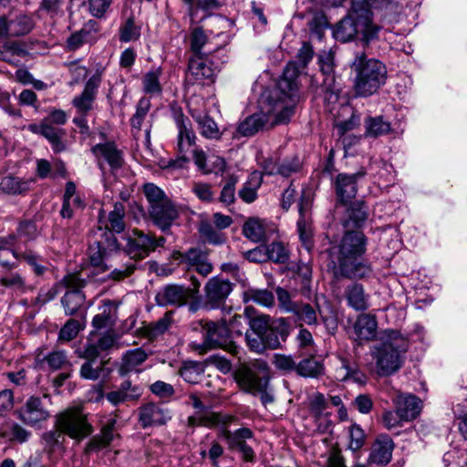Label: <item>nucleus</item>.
<instances>
[{
	"label": "nucleus",
	"instance_id": "obj_49",
	"mask_svg": "<svg viewBox=\"0 0 467 467\" xmlns=\"http://www.w3.org/2000/svg\"><path fill=\"white\" fill-rule=\"evenodd\" d=\"M322 365L315 358H305L296 364V371L303 377H317L322 372Z\"/></svg>",
	"mask_w": 467,
	"mask_h": 467
},
{
	"label": "nucleus",
	"instance_id": "obj_48",
	"mask_svg": "<svg viewBox=\"0 0 467 467\" xmlns=\"http://www.w3.org/2000/svg\"><path fill=\"white\" fill-rule=\"evenodd\" d=\"M143 193L149 202L148 208L171 200L161 188L153 183H146L143 187Z\"/></svg>",
	"mask_w": 467,
	"mask_h": 467
},
{
	"label": "nucleus",
	"instance_id": "obj_57",
	"mask_svg": "<svg viewBox=\"0 0 467 467\" xmlns=\"http://www.w3.org/2000/svg\"><path fill=\"white\" fill-rule=\"evenodd\" d=\"M234 419L233 416H225L223 417L216 413H211L210 415H205L203 417H189V424L192 426L196 425H212L216 424L218 422H223V424L229 423Z\"/></svg>",
	"mask_w": 467,
	"mask_h": 467
},
{
	"label": "nucleus",
	"instance_id": "obj_23",
	"mask_svg": "<svg viewBox=\"0 0 467 467\" xmlns=\"http://www.w3.org/2000/svg\"><path fill=\"white\" fill-rule=\"evenodd\" d=\"M394 402L398 413L404 421L416 419L422 409V401L412 394H399Z\"/></svg>",
	"mask_w": 467,
	"mask_h": 467
},
{
	"label": "nucleus",
	"instance_id": "obj_30",
	"mask_svg": "<svg viewBox=\"0 0 467 467\" xmlns=\"http://www.w3.org/2000/svg\"><path fill=\"white\" fill-rule=\"evenodd\" d=\"M353 328L358 340L371 341L377 336V318L371 314H361L357 317Z\"/></svg>",
	"mask_w": 467,
	"mask_h": 467
},
{
	"label": "nucleus",
	"instance_id": "obj_18",
	"mask_svg": "<svg viewBox=\"0 0 467 467\" xmlns=\"http://www.w3.org/2000/svg\"><path fill=\"white\" fill-rule=\"evenodd\" d=\"M148 211L153 223L163 232L169 230L178 217V211L171 200L148 208Z\"/></svg>",
	"mask_w": 467,
	"mask_h": 467
},
{
	"label": "nucleus",
	"instance_id": "obj_44",
	"mask_svg": "<svg viewBox=\"0 0 467 467\" xmlns=\"http://www.w3.org/2000/svg\"><path fill=\"white\" fill-rule=\"evenodd\" d=\"M297 321L303 322L308 326L317 324V314L315 306L308 303L298 302L295 311L292 313Z\"/></svg>",
	"mask_w": 467,
	"mask_h": 467
},
{
	"label": "nucleus",
	"instance_id": "obj_11",
	"mask_svg": "<svg viewBox=\"0 0 467 467\" xmlns=\"http://www.w3.org/2000/svg\"><path fill=\"white\" fill-rule=\"evenodd\" d=\"M68 288L61 299L65 313L67 316L75 315L85 302V295L80 288L84 285L77 275H67L63 279Z\"/></svg>",
	"mask_w": 467,
	"mask_h": 467
},
{
	"label": "nucleus",
	"instance_id": "obj_55",
	"mask_svg": "<svg viewBox=\"0 0 467 467\" xmlns=\"http://www.w3.org/2000/svg\"><path fill=\"white\" fill-rule=\"evenodd\" d=\"M275 295L277 297L278 306L281 311L292 314L295 311L298 302L293 300L291 294L280 286L276 287Z\"/></svg>",
	"mask_w": 467,
	"mask_h": 467
},
{
	"label": "nucleus",
	"instance_id": "obj_20",
	"mask_svg": "<svg viewBox=\"0 0 467 467\" xmlns=\"http://www.w3.org/2000/svg\"><path fill=\"white\" fill-rule=\"evenodd\" d=\"M101 83V76L97 73L86 82L82 93L72 100L73 106L82 114H87L93 106L98 88Z\"/></svg>",
	"mask_w": 467,
	"mask_h": 467
},
{
	"label": "nucleus",
	"instance_id": "obj_39",
	"mask_svg": "<svg viewBox=\"0 0 467 467\" xmlns=\"http://www.w3.org/2000/svg\"><path fill=\"white\" fill-rule=\"evenodd\" d=\"M162 72L160 67L148 71L142 78V88L146 94L159 95L162 91L160 78Z\"/></svg>",
	"mask_w": 467,
	"mask_h": 467
},
{
	"label": "nucleus",
	"instance_id": "obj_17",
	"mask_svg": "<svg viewBox=\"0 0 467 467\" xmlns=\"http://www.w3.org/2000/svg\"><path fill=\"white\" fill-rule=\"evenodd\" d=\"M191 290L184 285H167L156 294L155 300L159 306H182L191 296Z\"/></svg>",
	"mask_w": 467,
	"mask_h": 467
},
{
	"label": "nucleus",
	"instance_id": "obj_27",
	"mask_svg": "<svg viewBox=\"0 0 467 467\" xmlns=\"http://www.w3.org/2000/svg\"><path fill=\"white\" fill-rule=\"evenodd\" d=\"M344 296L348 306L355 311H365L370 306L369 294L365 291L363 285L359 283H352L346 286Z\"/></svg>",
	"mask_w": 467,
	"mask_h": 467
},
{
	"label": "nucleus",
	"instance_id": "obj_19",
	"mask_svg": "<svg viewBox=\"0 0 467 467\" xmlns=\"http://www.w3.org/2000/svg\"><path fill=\"white\" fill-rule=\"evenodd\" d=\"M363 175L364 172H357L351 175L340 173L336 177L334 186L339 202L342 204L350 202L358 191L357 180Z\"/></svg>",
	"mask_w": 467,
	"mask_h": 467
},
{
	"label": "nucleus",
	"instance_id": "obj_7",
	"mask_svg": "<svg viewBox=\"0 0 467 467\" xmlns=\"http://www.w3.org/2000/svg\"><path fill=\"white\" fill-rule=\"evenodd\" d=\"M200 326L203 340L202 343L192 342L190 347L192 350L199 354H204L212 349L223 348L240 358L239 355L242 349L229 339V328L225 319H222L220 322L202 320Z\"/></svg>",
	"mask_w": 467,
	"mask_h": 467
},
{
	"label": "nucleus",
	"instance_id": "obj_54",
	"mask_svg": "<svg viewBox=\"0 0 467 467\" xmlns=\"http://www.w3.org/2000/svg\"><path fill=\"white\" fill-rule=\"evenodd\" d=\"M202 370L196 362H185L180 368V376L188 383L196 384L200 381Z\"/></svg>",
	"mask_w": 467,
	"mask_h": 467
},
{
	"label": "nucleus",
	"instance_id": "obj_10",
	"mask_svg": "<svg viewBox=\"0 0 467 467\" xmlns=\"http://www.w3.org/2000/svg\"><path fill=\"white\" fill-rule=\"evenodd\" d=\"M125 251L133 259H142L158 248L163 247L166 242L164 237L156 238L151 234H144L138 229L132 230L127 238Z\"/></svg>",
	"mask_w": 467,
	"mask_h": 467
},
{
	"label": "nucleus",
	"instance_id": "obj_53",
	"mask_svg": "<svg viewBox=\"0 0 467 467\" xmlns=\"http://www.w3.org/2000/svg\"><path fill=\"white\" fill-rule=\"evenodd\" d=\"M267 259L284 264L288 261L289 254L285 246L281 242H273L266 246Z\"/></svg>",
	"mask_w": 467,
	"mask_h": 467
},
{
	"label": "nucleus",
	"instance_id": "obj_64",
	"mask_svg": "<svg viewBox=\"0 0 467 467\" xmlns=\"http://www.w3.org/2000/svg\"><path fill=\"white\" fill-rule=\"evenodd\" d=\"M327 406L326 398L322 393L316 392L310 397L309 409L316 418H319L324 414Z\"/></svg>",
	"mask_w": 467,
	"mask_h": 467
},
{
	"label": "nucleus",
	"instance_id": "obj_35",
	"mask_svg": "<svg viewBox=\"0 0 467 467\" xmlns=\"http://www.w3.org/2000/svg\"><path fill=\"white\" fill-rule=\"evenodd\" d=\"M117 423L116 419H109L101 430L99 437L92 438L87 445V451L99 450L108 446L114 439V429Z\"/></svg>",
	"mask_w": 467,
	"mask_h": 467
},
{
	"label": "nucleus",
	"instance_id": "obj_8",
	"mask_svg": "<svg viewBox=\"0 0 467 467\" xmlns=\"http://www.w3.org/2000/svg\"><path fill=\"white\" fill-rule=\"evenodd\" d=\"M381 27L375 25L369 16L361 12H354L353 5L348 16L340 20L334 31V37L341 42L352 40L356 36L360 35L361 39L368 44L378 37Z\"/></svg>",
	"mask_w": 467,
	"mask_h": 467
},
{
	"label": "nucleus",
	"instance_id": "obj_42",
	"mask_svg": "<svg viewBox=\"0 0 467 467\" xmlns=\"http://www.w3.org/2000/svg\"><path fill=\"white\" fill-rule=\"evenodd\" d=\"M365 127L366 134L371 137L386 135L391 130L390 123L385 121L381 116L367 118Z\"/></svg>",
	"mask_w": 467,
	"mask_h": 467
},
{
	"label": "nucleus",
	"instance_id": "obj_41",
	"mask_svg": "<svg viewBox=\"0 0 467 467\" xmlns=\"http://www.w3.org/2000/svg\"><path fill=\"white\" fill-rule=\"evenodd\" d=\"M253 433L248 428H242L234 432L225 430L223 431V437L227 441L230 449L232 450H242L243 445H246V440L251 439Z\"/></svg>",
	"mask_w": 467,
	"mask_h": 467
},
{
	"label": "nucleus",
	"instance_id": "obj_47",
	"mask_svg": "<svg viewBox=\"0 0 467 467\" xmlns=\"http://www.w3.org/2000/svg\"><path fill=\"white\" fill-rule=\"evenodd\" d=\"M151 107V103L149 98L142 97L136 107V112L130 119V125L133 129L137 130H140L142 127V123L148 115Z\"/></svg>",
	"mask_w": 467,
	"mask_h": 467
},
{
	"label": "nucleus",
	"instance_id": "obj_28",
	"mask_svg": "<svg viewBox=\"0 0 467 467\" xmlns=\"http://www.w3.org/2000/svg\"><path fill=\"white\" fill-rule=\"evenodd\" d=\"M141 396V389L137 385H132L130 380L123 381L119 387L106 395L108 401L118 406L130 401H135Z\"/></svg>",
	"mask_w": 467,
	"mask_h": 467
},
{
	"label": "nucleus",
	"instance_id": "obj_13",
	"mask_svg": "<svg viewBox=\"0 0 467 467\" xmlns=\"http://www.w3.org/2000/svg\"><path fill=\"white\" fill-rule=\"evenodd\" d=\"M46 398L47 396L28 398L18 411L19 420L30 427H36L46 421L50 417V413L43 402Z\"/></svg>",
	"mask_w": 467,
	"mask_h": 467
},
{
	"label": "nucleus",
	"instance_id": "obj_62",
	"mask_svg": "<svg viewBox=\"0 0 467 467\" xmlns=\"http://www.w3.org/2000/svg\"><path fill=\"white\" fill-rule=\"evenodd\" d=\"M192 191L202 202H211L214 200V192L212 185L209 183L201 182H194Z\"/></svg>",
	"mask_w": 467,
	"mask_h": 467
},
{
	"label": "nucleus",
	"instance_id": "obj_12",
	"mask_svg": "<svg viewBox=\"0 0 467 467\" xmlns=\"http://www.w3.org/2000/svg\"><path fill=\"white\" fill-rule=\"evenodd\" d=\"M319 66L322 76L324 77L321 85L325 92V101L328 104H334L337 101L339 96V84L337 83L333 75L334 64L331 53H325L319 56Z\"/></svg>",
	"mask_w": 467,
	"mask_h": 467
},
{
	"label": "nucleus",
	"instance_id": "obj_9",
	"mask_svg": "<svg viewBox=\"0 0 467 467\" xmlns=\"http://www.w3.org/2000/svg\"><path fill=\"white\" fill-rule=\"evenodd\" d=\"M56 428L74 440H83L91 434L93 429L81 407H72L56 417Z\"/></svg>",
	"mask_w": 467,
	"mask_h": 467
},
{
	"label": "nucleus",
	"instance_id": "obj_51",
	"mask_svg": "<svg viewBox=\"0 0 467 467\" xmlns=\"http://www.w3.org/2000/svg\"><path fill=\"white\" fill-rule=\"evenodd\" d=\"M188 5L189 15L192 20L194 19L199 9L203 11H210L217 9L220 6L219 0H182Z\"/></svg>",
	"mask_w": 467,
	"mask_h": 467
},
{
	"label": "nucleus",
	"instance_id": "obj_34",
	"mask_svg": "<svg viewBox=\"0 0 467 467\" xmlns=\"http://www.w3.org/2000/svg\"><path fill=\"white\" fill-rule=\"evenodd\" d=\"M354 12H361L371 18L372 10L396 11L397 5L392 0H352Z\"/></svg>",
	"mask_w": 467,
	"mask_h": 467
},
{
	"label": "nucleus",
	"instance_id": "obj_3",
	"mask_svg": "<svg viewBox=\"0 0 467 467\" xmlns=\"http://www.w3.org/2000/svg\"><path fill=\"white\" fill-rule=\"evenodd\" d=\"M289 333L290 327L285 318L257 316L249 320V329L245 332L246 346L250 351L263 354L267 349L280 348Z\"/></svg>",
	"mask_w": 467,
	"mask_h": 467
},
{
	"label": "nucleus",
	"instance_id": "obj_25",
	"mask_svg": "<svg viewBox=\"0 0 467 467\" xmlns=\"http://www.w3.org/2000/svg\"><path fill=\"white\" fill-rule=\"evenodd\" d=\"M92 152L98 159L100 168H102V161H105L111 169H118L122 165V152L114 142L99 143L92 148Z\"/></svg>",
	"mask_w": 467,
	"mask_h": 467
},
{
	"label": "nucleus",
	"instance_id": "obj_26",
	"mask_svg": "<svg viewBox=\"0 0 467 467\" xmlns=\"http://www.w3.org/2000/svg\"><path fill=\"white\" fill-rule=\"evenodd\" d=\"M31 436V432L12 420H5L0 423V442L25 443Z\"/></svg>",
	"mask_w": 467,
	"mask_h": 467
},
{
	"label": "nucleus",
	"instance_id": "obj_6",
	"mask_svg": "<svg viewBox=\"0 0 467 467\" xmlns=\"http://www.w3.org/2000/svg\"><path fill=\"white\" fill-rule=\"evenodd\" d=\"M234 378L244 391L253 395L259 394L264 405L274 401L273 395L267 390L270 368L265 360L255 358L243 363L235 371Z\"/></svg>",
	"mask_w": 467,
	"mask_h": 467
},
{
	"label": "nucleus",
	"instance_id": "obj_14",
	"mask_svg": "<svg viewBox=\"0 0 467 467\" xmlns=\"http://www.w3.org/2000/svg\"><path fill=\"white\" fill-rule=\"evenodd\" d=\"M175 124L178 130L177 150L183 161H188V153L193 150L197 137L192 128L190 119L183 114L175 115Z\"/></svg>",
	"mask_w": 467,
	"mask_h": 467
},
{
	"label": "nucleus",
	"instance_id": "obj_56",
	"mask_svg": "<svg viewBox=\"0 0 467 467\" xmlns=\"http://www.w3.org/2000/svg\"><path fill=\"white\" fill-rule=\"evenodd\" d=\"M104 370L102 362L97 363L95 360H87L80 368V376L83 379L97 380L100 378Z\"/></svg>",
	"mask_w": 467,
	"mask_h": 467
},
{
	"label": "nucleus",
	"instance_id": "obj_46",
	"mask_svg": "<svg viewBox=\"0 0 467 467\" xmlns=\"http://www.w3.org/2000/svg\"><path fill=\"white\" fill-rule=\"evenodd\" d=\"M208 44V36L203 29L200 26H195L190 33V46L193 56H202L204 47Z\"/></svg>",
	"mask_w": 467,
	"mask_h": 467
},
{
	"label": "nucleus",
	"instance_id": "obj_43",
	"mask_svg": "<svg viewBox=\"0 0 467 467\" xmlns=\"http://www.w3.org/2000/svg\"><path fill=\"white\" fill-rule=\"evenodd\" d=\"M199 233L208 243L213 244H221L225 241L224 234L207 219H203L200 222Z\"/></svg>",
	"mask_w": 467,
	"mask_h": 467
},
{
	"label": "nucleus",
	"instance_id": "obj_24",
	"mask_svg": "<svg viewBox=\"0 0 467 467\" xmlns=\"http://www.w3.org/2000/svg\"><path fill=\"white\" fill-rule=\"evenodd\" d=\"M171 416L160 405L147 403L139 409V421L142 428L166 423Z\"/></svg>",
	"mask_w": 467,
	"mask_h": 467
},
{
	"label": "nucleus",
	"instance_id": "obj_33",
	"mask_svg": "<svg viewBox=\"0 0 467 467\" xmlns=\"http://www.w3.org/2000/svg\"><path fill=\"white\" fill-rule=\"evenodd\" d=\"M270 231L266 223L258 218H249L243 227L244 236L255 243L266 241Z\"/></svg>",
	"mask_w": 467,
	"mask_h": 467
},
{
	"label": "nucleus",
	"instance_id": "obj_60",
	"mask_svg": "<svg viewBox=\"0 0 467 467\" xmlns=\"http://www.w3.org/2000/svg\"><path fill=\"white\" fill-rule=\"evenodd\" d=\"M349 444L348 448L357 451L365 444L366 435L360 426L353 424L349 427Z\"/></svg>",
	"mask_w": 467,
	"mask_h": 467
},
{
	"label": "nucleus",
	"instance_id": "obj_16",
	"mask_svg": "<svg viewBox=\"0 0 467 467\" xmlns=\"http://www.w3.org/2000/svg\"><path fill=\"white\" fill-rule=\"evenodd\" d=\"M233 290L232 284L223 278L213 277L205 285L204 306L208 309L220 307Z\"/></svg>",
	"mask_w": 467,
	"mask_h": 467
},
{
	"label": "nucleus",
	"instance_id": "obj_2",
	"mask_svg": "<svg viewBox=\"0 0 467 467\" xmlns=\"http://www.w3.org/2000/svg\"><path fill=\"white\" fill-rule=\"evenodd\" d=\"M367 238L360 231H347L338 244L330 248L334 275L337 277L363 279L370 275V265L362 259Z\"/></svg>",
	"mask_w": 467,
	"mask_h": 467
},
{
	"label": "nucleus",
	"instance_id": "obj_61",
	"mask_svg": "<svg viewBox=\"0 0 467 467\" xmlns=\"http://www.w3.org/2000/svg\"><path fill=\"white\" fill-rule=\"evenodd\" d=\"M140 35V28L134 24L133 18H129L119 30V39L122 42L135 40Z\"/></svg>",
	"mask_w": 467,
	"mask_h": 467
},
{
	"label": "nucleus",
	"instance_id": "obj_22",
	"mask_svg": "<svg viewBox=\"0 0 467 467\" xmlns=\"http://www.w3.org/2000/svg\"><path fill=\"white\" fill-rule=\"evenodd\" d=\"M26 130L34 134L41 135L46 138L51 144L55 152L64 150L65 145L62 141V138L65 136V131L63 129L41 121L39 124H29L26 126Z\"/></svg>",
	"mask_w": 467,
	"mask_h": 467
},
{
	"label": "nucleus",
	"instance_id": "obj_32",
	"mask_svg": "<svg viewBox=\"0 0 467 467\" xmlns=\"http://www.w3.org/2000/svg\"><path fill=\"white\" fill-rule=\"evenodd\" d=\"M188 74L195 81L212 80L214 70L206 57L202 56H193L188 66Z\"/></svg>",
	"mask_w": 467,
	"mask_h": 467
},
{
	"label": "nucleus",
	"instance_id": "obj_52",
	"mask_svg": "<svg viewBox=\"0 0 467 467\" xmlns=\"http://www.w3.org/2000/svg\"><path fill=\"white\" fill-rule=\"evenodd\" d=\"M75 197H81L80 194L76 192V185L73 182L66 183L65 192L63 195V203L60 214L63 218H72L71 200Z\"/></svg>",
	"mask_w": 467,
	"mask_h": 467
},
{
	"label": "nucleus",
	"instance_id": "obj_63",
	"mask_svg": "<svg viewBox=\"0 0 467 467\" xmlns=\"http://www.w3.org/2000/svg\"><path fill=\"white\" fill-rule=\"evenodd\" d=\"M88 251L91 264L95 266H101L108 255L107 248L104 244L101 242H95L89 246Z\"/></svg>",
	"mask_w": 467,
	"mask_h": 467
},
{
	"label": "nucleus",
	"instance_id": "obj_37",
	"mask_svg": "<svg viewBox=\"0 0 467 467\" xmlns=\"http://www.w3.org/2000/svg\"><path fill=\"white\" fill-rule=\"evenodd\" d=\"M147 354L141 348H135L127 351L122 358V362L119 368L121 374H127L130 371L136 370L137 367L141 365L147 359Z\"/></svg>",
	"mask_w": 467,
	"mask_h": 467
},
{
	"label": "nucleus",
	"instance_id": "obj_45",
	"mask_svg": "<svg viewBox=\"0 0 467 467\" xmlns=\"http://www.w3.org/2000/svg\"><path fill=\"white\" fill-rule=\"evenodd\" d=\"M348 219L344 222V226L358 227L367 219V211L362 203H355L347 210Z\"/></svg>",
	"mask_w": 467,
	"mask_h": 467
},
{
	"label": "nucleus",
	"instance_id": "obj_21",
	"mask_svg": "<svg viewBox=\"0 0 467 467\" xmlns=\"http://www.w3.org/2000/svg\"><path fill=\"white\" fill-rule=\"evenodd\" d=\"M125 206L121 202H115L113 209L106 213L101 209L99 213V223L100 228L104 227L110 232L120 234L125 230Z\"/></svg>",
	"mask_w": 467,
	"mask_h": 467
},
{
	"label": "nucleus",
	"instance_id": "obj_38",
	"mask_svg": "<svg viewBox=\"0 0 467 467\" xmlns=\"http://www.w3.org/2000/svg\"><path fill=\"white\" fill-rule=\"evenodd\" d=\"M96 22L90 20L85 27L81 30L72 34L67 38V47L70 50H76L79 48L84 43H89L94 40V36L91 35L90 30L93 29L94 32H97V28L95 27Z\"/></svg>",
	"mask_w": 467,
	"mask_h": 467
},
{
	"label": "nucleus",
	"instance_id": "obj_40",
	"mask_svg": "<svg viewBox=\"0 0 467 467\" xmlns=\"http://www.w3.org/2000/svg\"><path fill=\"white\" fill-rule=\"evenodd\" d=\"M340 367L337 368V378L341 380L353 379L355 381H361L363 374L359 371L358 365L355 362L348 360L345 357H339Z\"/></svg>",
	"mask_w": 467,
	"mask_h": 467
},
{
	"label": "nucleus",
	"instance_id": "obj_31",
	"mask_svg": "<svg viewBox=\"0 0 467 467\" xmlns=\"http://www.w3.org/2000/svg\"><path fill=\"white\" fill-rule=\"evenodd\" d=\"M191 115L197 124L199 133L208 140H218L221 138V131L217 123L204 112L197 109H191Z\"/></svg>",
	"mask_w": 467,
	"mask_h": 467
},
{
	"label": "nucleus",
	"instance_id": "obj_59",
	"mask_svg": "<svg viewBox=\"0 0 467 467\" xmlns=\"http://www.w3.org/2000/svg\"><path fill=\"white\" fill-rule=\"evenodd\" d=\"M238 179L236 176L232 175L229 177L227 182L223 187L219 201L225 206L231 205L235 201V184Z\"/></svg>",
	"mask_w": 467,
	"mask_h": 467
},
{
	"label": "nucleus",
	"instance_id": "obj_36",
	"mask_svg": "<svg viewBox=\"0 0 467 467\" xmlns=\"http://www.w3.org/2000/svg\"><path fill=\"white\" fill-rule=\"evenodd\" d=\"M30 189V182L18 177L5 176L0 182V192L5 194H23Z\"/></svg>",
	"mask_w": 467,
	"mask_h": 467
},
{
	"label": "nucleus",
	"instance_id": "obj_5",
	"mask_svg": "<svg viewBox=\"0 0 467 467\" xmlns=\"http://www.w3.org/2000/svg\"><path fill=\"white\" fill-rule=\"evenodd\" d=\"M350 67L357 96L369 97L386 83V66L378 59L368 58L365 53H358Z\"/></svg>",
	"mask_w": 467,
	"mask_h": 467
},
{
	"label": "nucleus",
	"instance_id": "obj_1",
	"mask_svg": "<svg viewBox=\"0 0 467 467\" xmlns=\"http://www.w3.org/2000/svg\"><path fill=\"white\" fill-rule=\"evenodd\" d=\"M299 96L297 84L285 77L277 87L265 90L258 101L257 112L248 116L237 127V132L244 137L287 123L294 115Z\"/></svg>",
	"mask_w": 467,
	"mask_h": 467
},
{
	"label": "nucleus",
	"instance_id": "obj_4",
	"mask_svg": "<svg viewBox=\"0 0 467 467\" xmlns=\"http://www.w3.org/2000/svg\"><path fill=\"white\" fill-rule=\"evenodd\" d=\"M381 342L373 346L371 357L376 361L377 372L389 376L398 371L404 362L403 355L408 350L409 340L399 331L387 329Z\"/></svg>",
	"mask_w": 467,
	"mask_h": 467
},
{
	"label": "nucleus",
	"instance_id": "obj_50",
	"mask_svg": "<svg viewBox=\"0 0 467 467\" xmlns=\"http://www.w3.org/2000/svg\"><path fill=\"white\" fill-rule=\"evenodd\" d=\"M300 217L297 221V230L300 240L306 249H310L312 245V227L304 214V208L301 205L299 208Z\"/></svg>",
	"mask_w": 467,
	"mask_h": 467
},
{
	"label": "nucleus",
	"instance_id": "obj_58",
	"mask_svg": "<svg viewBox=\"0 0 467 467\" xmlns=\"http://www.w3.org/2000/svg\"><path fill=\"white\" fill-rule=\"evenodd\" d=\"M82 329V324L78 320L71 318L60 329L58 338L61 341L68 342L76 337Z\"/></svg>",
	"mask_w": 467,
	"mask_h": 467
},
{
	"label": "nucleus",
	"instance_id": "obj_15",
	"mask_svg": "<svg viewBox=\"0 0 467 467\" xmlns=\"http://www.w3.org/2000/svg\"><path fill=\"white\" fill-rule=\"evenodd\" d=\"M32 27L31 17L22 13H10L6 16H0V38L26 35Z\"/></svg>",
	"mask_w": 467,
	"mask_h": 467
},
{
	"label": "nucleus",
	"instance_id": "obj_29",
	"mask_svg": "<svg viewBox=\"0 0 467 467\" xmlns=\"http://www.w3.org/2000/svg\"><path fill=\"white\" fill-rule=\"evenodd\" d=\"M393 449L392 439L386 434H381L378 436L372 446L369 460L377 464H387L391 460Z\"/></svg>",
	"mask_w": 467,
	"mask_h": 467
}]
</instances>
